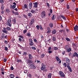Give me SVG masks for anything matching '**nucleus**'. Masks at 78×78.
I'll list each match as a JSON object with an SVG mask.
<instances>
[{"label": "nucleus", "mask_w": 78, "mask_h": 78, "mask_svg": "<svg viewBox=\"0 0 78 78\" xmlns=\"http://www.w3.org/2000/svg\"><path fill=\"white\" fill-rule=\"evenodd\" d=\"M41 16L42 19H44L46 16V13L45 11H43L41 13Z\"/></svg>", "instance_id": "1"}, {"label": "nucleus", "mask_w": 78, "mask_h": 78, "mask_svg": "<svg viewBox=\"0 0 78 78\" xmlns=\"http://www.w3.org/2000/svg\"><path fill=\"white\" fill-rule=\"evenodd\" d=\"M29 45L30 46H33L34 43L33 42V40L31 38H30L29 40Z\"/></svg>", "instance_id": "2"}, {"label": "nucleus", "mask_w": 78, "mask_h": 78, "mask_svg": "<svg viewBox=\"0 0 78 78\" xmlns=\"http://www.w3.org/2000/svg\"><path fill=\"white\" fill-rule=\"evenodd\" d=\"M41 66L42 67L41 68V70H45V69H46V66L44 63H42L41 64Z\"/></svg>", "instance_id": "3"}, {"label": "nucleus", "mask_w": 78, "mask_h": 78, "mask_svg": "<svg viewBox=\"0 0 78 78\" xmlns=\"http://www.w3.org/2000/svg\"><path fill=\"white\" fill-rule=\"evenodd\" d=\"M59 75H60L61 77H62L63 78H64V77H65V74H64V73H63L62 71H59Z\"/></svg>", "instance_id": "4"}, {"label": "nucleus", "mask_w": 78, "mask_h": 78, "mask_svg": "<svg viewBox=\"0 0 78 78\" xmlns=\"http://www.w3.org/2000/svg\"><path fill=\"white\" fill-rule=\"evenodd\" d=\"M55 58L56 60V61L57 62H59L58 63L59 64H61V59L59 57H58V56H56L55 57Z\"/></svg>", "instance_id": "5"}, {"label": "nucleus", "mask_w": 78, "mask_h": 78, "mask_svg": "<svg viewBox=\"0 0 78 78\" xmlns=\"http://www.w3.org/2000/svg\"><path fill=\"white\" fill-rule=\"evenodd\" d=\"M27 63V64H32L33 62V61L32 60H30V59H27L25 61Z\"/></svg>", "instance_id": "6"}, {"label": "nucleus", "mask_w": 78, "mask_h": 78, "mask_svg": "<svg viewBox=\"0 0 78 78\" xmlns=\"http://www.w3.org/2000/svg\"><path fill=\"white\" fill-rule=\"evenodd\" d=\"M7 23V25L9 27H11L12 26L11 24V21L10 19H8Z\"/></svg>", "instance_id": "7"}, {"label": "nucleus", "mask_w": 78, "mask_h": 78, "mask_svg": "<svg viewBox=\"0 0 78 78\" xmlns=\"http://www.w3.org/2000/svg\"><path fill=\"white\" fill-rule=\"evenodd\" d=\"M33 4L34 5L33 8H36L37 7V5H38V2H34L33 3Z\"/></svg>", "instance_id": "8"}, {"label": "nucleus", "mask_w": 78, "mask_h": 78, "mask_svg": "<svg viewBox=\"0 0 78 78\" xmlns=\"http://www.w3.org/2000/svg\"><path fill=\"white\" fill-rule=\"evenodd\" d=\"M66 62L67 63V64H70V59L69 58L66 57Z\"/></svg>", "instance_id": "9"}, {"label": "nucleus", "mask_w": 78, "mask_h": 78, "mask_svg": "<svg viewBox=\"0 0 78 78\" xmlns=\"http://www.w3.org/2000/svg\"><path fill=\"white\" fill-rule=\"evenodd\" d=\"M3 30H2V32L3 33H6V34H7V33H8V31L6 30H7L6 29V28L5 27H4Z\"/></svg>", "instance_id": "10"}, {"label": "nucleus", "mask_w": 78, "mask_h": 78, "mask_svg": "<svg viewBox=\"0 0 78 78\" xmlns=\"http://www.w3.org/2000/svg\"><path fill=\"white\" fill-rule=\"evenodd\" d=\"M34 19H32L31 20V21L30 23V25L31 26L34 23Z\"/></svg>", "instance_id": "11"}, {"label": "nucleus", "mask_w": 78, "mask_h": 78, "mask_svg": "<svg viewBox=\"0 0 78 78\" xmlns=\"http://www.w3.org/2000/svg\"><path fill=\"white\" fill-rule=\"evenodd\" d=\"M67 67L68 69L69 72H72V69H71V68L70 67V64H67Z\"/></svg>", "instance_id": "12"}, {"label": "nucleus", "mask_w": 78, "mask_h": 78, "mask_svg": "<svg viewBox=\"0 0 78 78\" xmlns=\"http://www.w3.org/2000/svg\"><path fill=\"white\" fill-rule=\"evenodd\" d=\"M47 30L48 31L47 32V34H49V33H51V30L50 27H48L47 28Z\"/></svg>", "instance_id": "13"}, {"label": "nucleus", "mask_w": 78, "mask_h": 78, "mask_svg": "<svg viewBox=\"0 0 78 78\" xmlns=\"http://www.w3.org/2000/svg\"><path fill=\"white\" fill-rule=\"evenodd\" d=\"M74 29L75 31H76L78 30V26L77 25H76V26L74 28Z\"/></svg>", "instance_id": "14"}, {"label": "nucleus", "mask_w": 78, "mask_h": 78, "mask_svg": "<svg viewBox=\"0 0 78 78\" xmlns=\"http://www.w3.org/2000/svg\"><path fill=\"white\" fill-rule=\"evenodd\" d=\"M32 2H30L29 5V8L30 9H31V8H32Z\"/></svg>", "instance_id": "15"}, {"label": "nucleus", "mask_w": 78, "mask_h": 78, "mask_svg": "<svg viewBox=\"0 0 78 78\" xmlns=\"http://www.w3.org/2000/svg\"><path fill=\"white\" fill-rule=\"evenodd\" d=\"M60 16L63 20H66V17L64 16H63L62 15H60Z\"/></svg>", "instance_id": "16"}, {"label": "nucleus", "mask_w": 78, "mask_h": 78, "mask_svg": "<svg viewBox=\"0 0 78 78\" xmlns=\"http://www.w3.org/2000/svg\"><path fill=\"white\" fill-rule=\"evenodd\" d=\"M10 5V8H12L13 9H15V8H16V5Z\"/></svg>", "instance_id": "17"}, {"label": "nucleus", "mask_w": 78, "mask_h": 78, "mask_svg": "<svg viewBox=\"0 0 78 78\" xmlns=\"http://www.w3.org/2000/svg\"><path fill=\"white\" fill-rule=\"evenodd\" d=\"M27 16L29 17H31L33 14L31 12H29L27 14Z\"/></svg>", "instance_id": "18"}, {"label": "nucleus", "mask_w": 78, "mask_h": 78, "mask_svg": "<svg viewBox=\"0 0 78 78\" xmlns=\"http://www.w3.org/2000/svg\"><path fill=\"white\" fill-rule=\"evenodd\" d=\"M52 34H56V30L55 29L53 30L52 31Z\"/></svg>", "instance_id": "19"}, {"label": "nucleus", "mask_w": 78, "mask_h": 78, "mask_svg": "<svg viewBox=\"0 0 78 78\" xmlns=\"http://www.w3.org/2000/svg\"><path fill=\"white\" fill-rule=\"evenodd\" d=\"M69 48L70 47H69V45H66L65 46V48L66 50H68V49H69Z\"/></svg>", "instance_id": "20"}, {"label": "nucleus", "mask_w": 78, "mask_h": 78, "mask_svg": "<svg viewBox=\"0 0 78 78\" xmlns=\"http://www.w3.org/2000/svg\"><path fill=\"white\" fill-rule=\"evenodd\" d=\"M77 52H74L73 54V57H76L77 56Z\"/></svg>", "instance_id": "21"}, {"label": "nucleus", "mask_w": 78, "mask_h": 78, "mask_svg": "<svg viewBox=\"0 0 78 78\" xmlns=\"http://www.w3.org/2000/svg\"><path fill=\"white\" fill-rule=\"evenodd\" d=\"M5 37V34H2V35L1 36V39L2 40L4 39V37Z\"/></svg>", "instance_id": "22"}, {"label": "nucleus", "mask_w": 78, "mask_h": 78, "mask_svg": "<svg viewBox=\"0 0 78 78\" xmlns=\"http://www.w3.org/2000/svg\"><path fill=\"white\" fill-rule=\"evenodd\" d=\"M72 47H73V48H75V47L74 46H75V47H77V44H76V43H73L72 44Z\"/></svg>", "instance_id": "23"}, {"label": "nucleus", "mask_w": 78, "mask_h": 78, "mask_svg": "<svg viewBox=\"0 0 78 78\" xmlns=\"http://www.w3.org/2000/svg\"><path fill=\"white\" fill-rule=\"evenodd\" d=\"M24 7L25 8L27 9L26 11H28V6H27V4H24Z\"/></svg>", "instance_id": "24"}, {"label": "nucleus", "mask_w": 78, "mask_h": 78, "mask_svg": "<svg viewBox=\"0 0 78 78\" xmlns=\"http://www.w3.org/2000/svg\"><path fill=\"white\" fill-rule=\"evenodd\" d=\"M52 75V74H51V73H49L48 75V78H51V77Z\"/></svg>", "instance_id": "25"}, {"label": "nucleus", "mask_w": 78, "mask_h": 78, "mask_svg": "<svg viewBox=\"0 0 78 78\" xmlns=\"http://www.w3.org/2000/svg\"><path fill=\"white\" fill-rule=\"evenodd\" d=\"M9 77L11 78H13L14 77V75L13 74H11L10 76Z\"/></svg>", "instance_id": "26"}, {"label": "nucleus", "mask_w": 78, "mask_h": 78, "mask_svg": "<svg viewBox=\"0 0 78 78\" xmlns=\"http://www.w3.org/2000/svg\"><path fill=\"white\" fill-rule=\"evenodd\" d=\"M12 22H13V24L16 23V20L14 19H13L12 20Z\"/></svg>", "instance_id": "27"}, {"label": "nucleus", "mask_w": 78, "mask_h": 78, "mask_svg": "<svg viewBox=\"0 0 78 78\" xmlns=\"http://www.w3.org/2000/svg\"><path fill=\"white\" fill-rule=\"evenodd\" d=\"M49 27H51V28H52L53 27V23H50L49 24Z\"/></svg>", "instance_id": "28"}, {"label": "nucleus", "mask_w": 78, "mask_h": 78, "mask_svg": "<svg viewBox=\"0 0 78 78\" xmlns=\"http://www.w3.org/2000/svg\"><path fill=\"white\" fill-rule=\"evenodd\" d=\"M29 58L30 59H32L33 57H32V55L31 54H29Z\"/></svg>", "instance_id": "29"}, {"label": "nucleus", "mask_w": 78, "mask_h": 78, "mask_svg": "<svg viewBox=\"0 0 78 78\" xmlns=\"http://www.w3.org/2000/svg\"><path fill=\"white\" fill-rule=\"evenodd\" d=\"M72 51V49L70 48H69L68 49H67V52H70V51Z\"/></svg>", "instance_id": "30"}, {"label": "nucleus", "mask_w": 78, "mask_h": 78, "mask_svg": "<svg viewBox=\"0 0 78 78\" xmlns=\"http://www.w3.org/2000/svg\"><path fill=\"white\" fill-rule=\"evenodd\" d=\"M63 65L65 67H67V64L66 63H63Z\"/></svg>", "instance_id": "31"}, {"label": "nucleus", "mask_w": 78, "mask_h": 78, "mask_svg": "<svg viewBox=\"0 0 78 78\" xmlns=\"http://www.w3.org/2000/svg\"><path fill=\"white\" fill-rule=\"evenodd\" d=\"M1 9H2V10H3V9H4V7L3 6V4H2L1 5Z\"/></svg>", "instance_id": "32"}, {"label": "nucleus", "mask_w": 78, "mask_h": 78, "mask_svg": "<svg viewBox=\"0 0 78 78\" xmlns=\"http://www.w3.org/2000/svg\"><path fill=\"white\" fill-rule=\"evenodd\" d=\"M6 29L8 31H10L11 30V28L9 27H7Z\"/></svg>", "instance_id": "33"}, {"label": "nucleus", "mask_w": 78, "mask_h": 78, "mask_svg": "<svg viewBox=\"0 0 78 78\" xmlns=\"http://www.w3.org/2000/svg\"><path fill=\"white\" fill-rule=\"evenodd\" d=\"M40 26V25H37L36 26V27L37 30H39Z\"/></svg>", "instance_id": "34"}, {"label": "nucleus", "mask_w": 78, "mask_h": 78, "mask_svg": "<svg viewBox=\"0 0 78 78\" xmlns=\"http://www.w3.org/2000/svg\"><path fill=\"white\" fill-rule=\"evenodd\" d=\"M5 11L7 12H8V13L10 12V11H9V10L8 9H6Z\"/></svg>", "instance_id": "35"}, {"label": "nucleus", "mask_w": 78, "mask_h": 78, "mask_svg": "<svg viewBox=\"0 0 78 78\" xmlns=\"http://www.w3.org/2000/svg\"><path fill=\"white\" fill-rule=\"evenodd\" d=\"M39 28L41 30H44V29L42 27V26H41V25H40V27Z\"/></svg>", "instance_id": "36"}, {"label": "nucleus", "mask_w": 78, "mask_h": 78, "mask_svg": "<svg viewBox=\"0 0 78 78\" xmlns=\"http://www.w3.org/2000/svg\"><path fill=\"white\" fill-rule=\"evenodd\" d=\"M31 48H32V49L33 50H36V48L34 47H31Z\"/></svg>", "instance_id": "37"}, {"label": "nucleus", "mask_w": 78, "mask_h": 78, "mask_svg": "<svg viewBox=\"0 0 78 78\" xmlns=\"http://www.w3.org/2000/svg\"><path fill=\"white\" fill-rule=\"evenodd\" d=\"M52 40L54 42L55 41H56V38H55V37H53L52 38Z\"/></svg>", "instance_id": "38"}, {"label": "nucleus", "mask_w": 78, "mask_h": 78, "mask_svg": "<svg viewBox=\"0 0 78 78\" xmlns=\"http://www.w3.org/2000/svg\"><path fill=\"white\" fill-rule=\"evenodd\" d=\"M4 0H0V2L1 3H4Z\"/></svg>", "instance_id": "39"}, {"label": "nucleus", "mask_w": 78, "mask_h": 78, "mask_svg": "<svg viewBox=\"0 0 78 78\" xmlns=\"http://www.w3.org/2000/svg\"><path fill=\"white\" fill-rule=\"evenodd\" d=\"M54 50H58V48L57 47H54Z\"/></svg>", "instance_id": "40"}, {"label": "nucleus", "mask_w": 78, "mask_h": 78, "mask_svg": "<svg viewBox=\"0 0 78 78\" xmlns=\"http://www.w3.org/2000/svg\"><path fill=\"white\" fill-rule=\"evenodd\" d=\"M27 36L29 37H30L31 36V34L30 33H27Z\"/></svg>", "instance_id": "41"}, {"label": "nucleus", "mask_w": 78, "mask_h": 78, "mask_svg": "<svg viewBox=\"0 0 78 78\" xmlns=\"http://www.w3.org/2000/svg\"><path fill=\"white\" fill-rule=\"evenodd\" d=\"M0 12L2 14H4V11L3 10H2Z\"/></svg>", "instance_id": "42"}, {"label": "nucleus", "mask_w": 78, "mask_h": 78, "mask_svg": "<svg viewBox=\"0 0 78 78\" xmlns=\"http://www.w3.org/2000/svg\"><path fill=\"white\" fill-rule=\"evenodd\" d=\"M60 32L61 33H62L63 32H64V30L62 29L60 30Z\"/></svg>", "instance_id": "43"}, {"label": "nucleus", "mask_w": 78, "mask_h": 78, "mask_svg": "<svg viewBox=\"0 0 78 78\" xmlns=\"http://www.w3.org/2000/svg\"><path fill=\"white\" fill-rule=\"evenodd\" d=\"M5 51H8V48L7 47H5Z\"/></svg>", "instance_id": "44"}, {"label": "nucleus", "mask_w": 78, "mask_h": 78, "mask_svg": "<svg viewBox=\"0 0 78 78\" xmlns=\"http://www.w3.org/2000/svg\"><path fill=\"white\" fill-rule=\"evenodd\" d=\"M49 12H50V14H51L52 13H53V11L52 10V9H50L49 10Z\"/></svg>", "instance_id": "45"}, {"label": "nucleus", "mask_w": 78, "mask_h": 78, "mask_svg": "<svg viewBox=\"0 0 78 78\" xmlns=\"http://www.w3.org/2000/svg\"><path fill=\"white\" fill-rule=\"evenodd\" d=\"M51 19L53 20H55V15H53L52 17L51 18Z\"/></svg>", "instance_id": "46"}, {"label": "nucleus", "mask_w": 78, "mask_h": 78, "mask_svg": "<svg viewBox=\"0 0 78 78\" xmlns=\"http://www.w3.org/2000/svg\"><path fill=\"white\" fill-rule=\"evenodd\" d=\"M66 40L67 41H70V39L68 38H66Z\"/></svg>", "instance_id": "47"}, {"label": "nucleus", "mask_w": 78, "mask_h": 78, "mask_svg": "<svg viewBox=\"0 0 78 78\" xmlns=\"http://www.w3.org/2000/svg\"><path fill=\"white\" fill-rule=\"evenodd\" d=\"M28 76L29 78H31V74H28Z\"/></svg>", "instance_id": "48"}, {"label": "nucleus", "mask_w": 78, "mask_h": 78, "mask_svg": "<svg viewBox=\"0 0 78 78\" xmlns=\"http://www.w3.org/2000/svg\"><path fill=\"white\" fill-rule=\"evenodd\" d=\"M27 55V53L26 52H24L23 55H24V56H26Z\"/></svg>", "instance_id": "49"}, {"label": "nucleus", "mask_w": 78, "mask_h": 78, "mask_svg": "<svg viewBox=\"0 0 78 78\" xmlns=\"http://www.w3.org/2000/svg\"><path fill=\"white\" fill-rule=\"evenodd\" d=\"M14 14L15 15H19V13L16 12H15Z\"/></svg>", "instance_id": "50"}, {"label": "nucleus", "mask_w": 78, "mask_h": 78, "mask_svg": "<svg viewBox=\"0 0 78 78\" xmlns=\"http://www.w3.org/2000/svg\"><path fill=\"white\" fill-rule=\"evenodd\" d=\"M17 62H22V60H18L17 61Z\"/></svg>", "instance_id": "51"}, {"label": "nucleus", "mask_w": 78, "mask_h": 78, "mask_svg": "<svg viewBox=\"0 0 78 78\" xmlns=\"http://www.w3.org/2000/svg\"><path fill=\"white\" fill-rule=\"evenodd\" d=\"M66 7L67 9H69L70 8V6H69V5L68 4L67 5Z\"/></svg>", "instance_id": "52"}, {"label": "nucleus", "mask_w": 78, "mask_h": 78, "mask_svg": "<svg viewBox=\"0 0 78 78\" xmlns=\"http://www.w3.org/2000/svg\"><path fill=\"white\" fill-rule=\"evenodd\" d=\"M66 53V51H63L62 52V54L63 55H65V53Z\"/></svg>", "instance_id": "53"}, {"label": "nucleus", "mask_w": 78, "mask_h": 78, "mask_svg": "<svg viewBox=\"0 0 78 78\" xmlns=\"http://www.w3.org/2000/svg\"><path fill=\"white\" fill-rule=\"evenodd\" d=\"M31 12H32V13H34V12H35V11L33 10H31Z\"/></svg>", "instance_id": "54"}, {"label": "nucleus", "mask_w": 78, "mask_h": 78, "mask_svg": "<svg viewBox=\"0 0 78 78\" xmlns=\"http://www.w3.org/2000/svg\"><path fill=\"white\" fill-rule=\"evenodd\" d=\"M23 17H24L25 18H26V19H27V16H26V15L25 14L23 15Z\"/></svg>", "instance_id": "55"}, {"label": "nucleus", "mask_w": 78, "mask_h": 78, "mask_svg": "<svg viewBox=\"0 0 78 78\" xmlns=\"http://www.w3.org/2000/svg\"><path fill=\"white\" fill-rule=\"evenodd\" d=\"M47 69H45L44 70V69L43 70V72H45V73L47 72Z\"/></svg>", "instance_id": "56"}, {"label": "nucleus", "mask_w": 78, "mask_h": 78, "mask_svg": "<svg viewBox=\"0 0 78 78\" xmlns=\"http://www.w3.org/2000/svg\"><path fill=\"white\" fill-rule=\"evenodd\" d=\"M41 56H42V58H44V56H45V54H42L41 55Z\"/></svg>", "instance_id": "57"}, {"label": "nucleus", "mask_w": 78, "mask_h": 78, "mask_svg": "<svg viewBox=\"0 0 78 78\" xmlns=\"http://www.w3.org/2000/svg\"><path fill=\"white\" fill-rule=\"evenodd\" d=\"M19 37H20V38H21V39H23V37L21 35H20Z\"/></svg>", "instance_id": "58"}, {"label": "nucleus", "mask_w": 78, "mask_h": 78, "mask_svg": "<svg viewBox=\"0 0 78 78\" xmlns=\"http://www.w3.org/2000/svg\"><path fill=\"white\" fill-rule=\"evenodd\" d=\"M27 30H24V31H23L24 34H25L26 33H27Z\"/></svg>", "instance_id": "59"}, {"label": "nucleus", "mask_w": 78, "mask_h": 78, "mask_svg": "<svg viewBox=\"0 0 78 78\" xmlns=\"http://www.w3.org/2000/svg\"><path fill=\"white\" fill-rule=\"evenodd\" d=\"M27 72H28V70H25L24 71V72L25 73H27Z\"/></svg>", "instance_id": "60"}, {"label": "nucleus", "mask_w": 78, "mask_h": 78, "mask_svg": "<svg viewBox=\"0 0 78 78\" xmlns=\"http://www.w3.org/2000/svg\"><path fill=\"white\" fill-rule=\"evenodd\" d=\"M3 61H4V62H6V61H7V60H6V59L5 58L4 59Z\"/></svg>", "instance_id": "61"}, {"label": "nucleus", "mask_w": 78, "mask_h": 78, "mask_svg": "<svg viewBox=\"0 0 78 78\" xmlns=\"http://www.w3.org/2000/svg\"><path fill=\"white\" fill-rule=\"evenodd\" d=\"M11 70H14V68L13 67V66H12L11 67Z\"/></svg>", "instance_id": "62"}, {"label": "nucleus", "mask_w": 78, "mask_h": 78, "mask_svg": "<svg viewBox=\"0 0 78 78\" xmlns=\"http://www.w3.org/2000/svg\"><path fill=\"white\" fill-rule=\"evenodd\" d=\"M34 41L35 42H37V40L36 39H34Z\"/></svg>", "instance_id": "63"}, {"label": "nucleus", "mask_w": 78, "mask_h": 78, "mask_svg": "<svg viewBox=\"0 0 78 78\" xmlns=\"http://www.w3.org/2000/svg\"><path fill=\"white\" fill-rule=\"evenodd\" d=\"M2 71H4V68H1Z\"/></svg>", "instance_id": "64"}]
</instances>
